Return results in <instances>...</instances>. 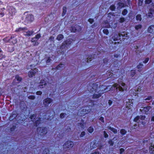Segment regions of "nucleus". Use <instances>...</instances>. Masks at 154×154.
<instances>
[{
    "mask_svg": "<svg viewBox=\"0 0 154 154\" xmlns=\"http://www.w3.org/2000/svg\"><path fill=\"white\" fill-rule=\"evenodd\" d=\"M111 86H108L107 87L103 85H100L99 86V88L97 87V93L98 94H94L93 96V99H97L101 97V94L104 92L112 90L114 88H116V89H118L120 91H124L125 88L126 89V85L124 83H121L120 85L117 84H114L113 86L110 88Z\"/></svg>",
    "mask_w": 154,
    "mask_h": 154,
    "instance_id": "f257e3e1",
    "label": "nucleus"
},
{
    "mask_svg": "<svg viewBox=\"0 0 154 154\" xmlns=\"http://www.w3.org/2000/svg\"><path fill=\"white\" fill-rule=\"evenodd\" d=\"M72 42V39H68L64 42L60 47V49L61 50V51H58V53L63 54L66 49L68 48Z\"/></svg>",
    "mask_w": 154,
    "mask_h": 154,
    "instance_id": "f03ea898",
    "label": "nucleus"
},
{
    "mask_svg": "<svg viewBox=\"0 0 154 154\" xmlns=\"http://www.w3.org/2000/svg\"><path fill=\"white\" fill-rule=\"evenodd\" d=\"M128 38V36L127 32H122L118 34L115 35L112 37V39L114 41H118L119 40L120 41L122 40L124 41L125 39H127Z\"/></svg>",
    "mask_w": 154,
    "mask_h": 154,
    "instance_id": "7ed1b4c3",
    "label": "nucleus"
},
{
    "mask_svg": "<svg viewBox=\"0 0 154 154\" xmlns=\"http://www.w3.org/2000/svg\"><path fill=\"white\" fill-rule=\"evenodd\" d=\"M97 87L98 85L96 83H91L88 86L87 89L89 92L94 94L97 91Z\"/></svg>",
    "mask_w": 154,
    "mask_h": 154,
    "instance_id": "20e7f679",
    "label": "nucleus"
},
{
    "mask_svg": "<svg viewBox=\"0 0 154 154\" xmlns=\"http://www.w3.org/2000/svg\"><path fill=\"white\" fill-rule=\"evenodd\" d=\"M91 110L92 109H89L88 107H83L81 110L79 112L78 115H80V114H81L80 116H82L89 113H91L93 112H91Z\"/></svg>",
    "mask_w": 154,
    "mask_h": 154,
    "instance_id": "39448f33",
    "label": "nucleus"
},
{
    "mask_svg": "<svg viewBox=\"0 0 154 154\" xmlns=\"http://www.w3.org/2000/svg\"><path fill=\"white\" fill-rule=\"evenodd\" d=\"M74 146L73 142L71 141L66 142L63 145V148L64 150H67L68 149L72 148Z\"/></svg>",
    "mask_w": 154,
    "mask_h": 154,
    "instance_id": "423d86ee",
    "label": "nucleus"
},
{
    "mask_svg": "<svg viewBox=\"0 0 154 154\" xmlns=\"http://www.w3.org/2000/svg\"><path fill=\"white\" fill-rule=\"evenodd\" d=\"M48 129L46 127H38L37 128V131L41 136H43L47 133Z\"/></svg>",
    "mask_w": 154,
    "mask_h": 154,
    "instance_id": "0eeeda50",
    "label": "nucleus"
},
{
    "mask_svg": "<svg viewBox=\"0 0 154 154\" xmlns=\"http://www.w3.org/2000/svg\"><path fill=\"white\" fill-rule=\"evenodd\" d=\"M34 20L33 16L30 14H27L25 18V22L27 23H29L32 21Z\"/></svg>",
    "mask_w": 154,
    "mask_h": 154,
    "instance_id": "6e6552de",
    "label": "nucleus"
},
{
    "mask_svg": "<svg viewBox=\"0 0 154 154\" xmlns=\"http://www.w3.org/2000/svg\"><path fill=\"white\" fill-rule=\"evenodd\" d=\"M81 27L78 25L72 26L71 27L70 30L71 32H75L76 31H80L81 30Z\"/></svg>",
    "mask_w": 154,
    "mask_h": 154,
    "instance_id": "1a4fd4ad",
    "label": "nucleus"
},
{
    "mask_svg": "<svg viewBox=\"0 0 154 154\" xmlns=\"http://www.w3.org/2000/svg\"><path fill=\"white\" fill-rule=\"evenodd\" d=\"M54 112L53 110H48L46 112V115H45V119H49L50 118L53 116Z\"/></svg>",
    "mask_w": 154,
    "mask_h": 154,
    "instance_id": "9d476101",
    "label": "nucleus"
},
{
    "mask_svg": "<svg viewBox=\"0 0 154 154\" xmlns=\"http://www.w3.org/2000/svg\"><path fill=\"white\" fill-rule=\"evenodd\" d=\"M52 101V100L50 98H47L43 100V104L45 107H47L49 104Z\"/></svg>",
    "mask_w": 154,
    "mask_h": 154,
    "instance_id": "9b49d317",
    "label": "nucleus"
},
{
    "mask_svg": "<svg viewBox=\"0 0 154 154\" xmlns=\"http://www.w3.org/2000/svg\"><path fill=\"white\" fill-rule=\"evenodd\" d=\"M47 83L44 80H41L40 83V85L38 86V89H40L44 87Z\"/></svg>",
    "mask_w": 154,
    "mask_h": 154,
    "instance_id": "f8f14e48",
    "label": "nucleus"
},
{
    "mask_svg": "<svg viewBox=\"0 0 154 154\" xmlns=\"http://www.w3.org/2000/svg\"><path fill=\"white\" fill-rule=\"evenodd\" d=\"M117 9H119L122 8L124 6V3L122 2L121 0H119L117 2Z\"/></svg>",
    "mask_w": 154,
    "mask_h": 154,
    "instance_id": "ddd939ff",
    "label": "nucleus"
},
{
    "mask_svg": "<svg viewBox=\"0 0 154 154\" xmlns=\"http://www.w3.org/2000/svg\"><path fill=\"white\" fill-rule=\"evenodd\" d=\"M9 41L11 42L13 44H16L17 42V40L16 37L14 36H11L10 38L9 39Z\"/></svg>",
    "mask_w": 154,
    "mask_h": 154,
    "instance_id": "4468645a",
    "label": "nucleus"
},
{
    "mask_svg": "<svg viewBox=\"0 0 154 154\" xmlns=\"http://www.w3.org/2000/svg\"><path fill=\"white\" fill-rule=\"evenodd\" d=\"M9 13L11 16H13L16 13L15 9L13 8H10L9 9Z\"/></svg>",
    "mask_w": 154,
    "mask_h": 154,
    "instance_id": "2eb2a0df",
    "label": "nucleus"
},
{
    "mask_svg": "<svg viewBox=\"0 0 154 154\" xmlns=\"http://www.w3.org/2000/svg\"><path fill=\"white\" fill-rule=\"evenodd\" d=\"M147 31L149 33H154V25L150 26L148 28Z\"/></svg>",
    "mask_w": 154,
    "mask_h": 154,
    "instance_id": "dca6fc26",
    "label": "nucleus"
},
{
    "mask_svg": "<svg viewBox=\"0 0 154 154\" xmlns=\"http://www.w3.org/2000/svg\"><path fill=\"white\" fill-rule=\"evenodd\" d=\"M65 65L63 63H60L55 68H53V69L62 70L64 66Z\"/></svg>",
    "mask_w": 154,
    "mask_h": 154,
    "instance_id": "f3484780",
    "label": "nucleus"
},
{
    "mask_svg": "<svg viewBox=\"0 0 154 154\" xmlns=\"http://www.w3.org/2000/svg\"><path fill=\"white\" fill-rule=\"evenodd\" d=\"M134 48L136 50L135 51L137 53L138 52V51H139V52H141V48H143V46H141L138 45H135L134 46Z\"/></svg>",
    "mask_w": 154,
    "mask_h": 154,
    "instance_id": "a211bd4d",
    "label": "nucleus"
},
{
    "mask_svg": "<svg viewBox=\"0 0 154 154\" xmlns=\"http://www.w3.org/2000/svg\"><path fill=\"white\" fill-rule=\"evenodd\" d=\"M150 154H154V145L152 144L149 147Z\"/></svg>",
    "mask_w": 154,
    "mask_h": 154,
    "instance_id": "6ab92c4d",
    "label": "nucleus"
},
{
    "mask_svg": "<svg viewBox=\"0 0 154 154\" xmlns=\"http://www.w3.org/2000/svg\"><path fill=\"white\" fill-rule=\"evenodd\" d=\"M35 72L34 70L32 69L28 73L29 76L30 78L32 77L33 76L35 75Z\"/></svg>",
    "mask_w": 154,
    "mask_h": 154,
    "instance_id": "aec40b11",
    "label": "nucleus"
},
{
    "mask_svg": "<svg viewBox=\"0 0 154 154\" xmlns=\"http://www.w3.org/2000/svg\"><path fill=\"white\" fill-rule=\"evenodd\" d=\"M26 108V106L25 103L23 102H21L20 103V108L22 110H24Z\"/></svg>",
    "mask_w": 154,
    "mask_h": 154,
    "instance_id": "412c9836",
    "label": "nucleus"
},
{
    "mask_svg": "<svg viewBox=\"0 0 154 154\" xmlns=\"http://www.w3.org/2000/svg\"><path fill=\"white\" fill-rule=\"evenodd\" d=\"M34 32L33 31H28L27 32H24V35L26 36H30Z\"/></svg>",
    "mask_w": 154,
    "mask_h": 154,
    "instance_id": "4be33fe9",
    "label": "nucleus"
},
{
    "mask_svg": "<svg viewBox=\"0 0 154 154\" xmlns=\"http://www.w3.org/2000/svg\"><path fill=\"white\" fill-rule=\"evenodd\" d=\"M97 145L95 142L93 141L91 143L90 148L91 149L95 148L97 147Z\"/></svg>",
    "mask_w": 154,
    "mask_h": 154,
    "instance_id": "5701e85b",
    "label": "nucleus"
},
{
    "mask_svg": "<svg viewBox=\"0 0 154 154\" xmlns=\"http://www.w3.org/2000/svg\"><path fill=\"white\" fill-rule=\"evenodd\" d=\"M107 128L108 129L112 131L114 133L116 134L117 133V130L115 128L111 127L109 126H108Z\"/></svg>",
    "mask_w": 154,
    "mask_h": 154,
    "instance_id": "b1692460",
    "label": "nucleus"
},
{
    "mask_svg": "<svg viewBox=\"0 0 154 154\" xmlns=\"http://www.w3.org/2000/svg\"><path fill=\"white\" fill-rule=\"evenodd\" d=\"M45 59L46 63L48 64H50L52 61V60L49 57H46Z\"/></svg>",
    "mask_w": 154,
    "mask_h": 154,
    "instance_id": "393cba45",
    "label": "nucleus"
},
{
    "mask_svg": "<svg viewBox=\"0 0 154 154\" xmlns=\"http://www.w3.org/2000/svg\"><path fill=\"white\" fill-rule=\"evenodd\" d=\"M17 117V114L13 113L9 117V120L10 121H12L14 119L16 118Z\"/></svg>",
    "mask_w": 154,
    "mask_h": 154,
    "instance_id": "a878e982",
    "label": "nucleus"
},
{
    "mask_svg": "<svg viewBox=\"0 0 154 154\" xmlns=\"http://www.w3.org/2000/svg\"><path fill=\"white\" fill-rule=\"evenodd\" d=\"M63 35L62 34H60L58 35L56 38V39L59 41H61L63 38Z\"/></svg>",
    "mask_w": 154,
    "mask_h": 154,
    "instance_id": "bb28decb",
    "label": "nucleus"
},
{
    "mask_svg": "<svg viewBox=\"0 0 154 154\" xmlns=\"http://www.w3.org/2000/svg\"><path fill=\"white\" fill-rule=\"evenodd\" d=\"M36 116V114H34L32 115V116H31L29 117V118L30 119L31 121H32L33 122L34 121H35V120H36V119H35Z\"/></svg>",
    "mask_w": 154,
    "mask_h": 154,
    "instance_id": "cd10ccee",
    "label": "nucleus"
},
{
    "mask_svg": "<svg viewBox=\"0 0 154 154\" xmlns=\"http://www.w3.org/2000/svg\"><path fill=\"white\" fill-rule=\"evenodd\" d=\"M143 65L141 63H139V64L137 65V68L138 69V71L139 72H140L141 69H142L143 67Z\"/></svg>",
    "mask_w": 154,
    "mask_h": 154,
    "instance_id": "c85d7f7f",
    "label": "nucleus"
},
{
    "mask_svg": "<svg viewBox=\"0 0 154 154\" xmlns=\"http://www.w3.org/2000/svg\"><path fill=\"white\" fill-rule=\"evenodd\" d=\"M21 117L20 116H18L17 117V119L18 120L17 123L20 124L24 120L23 119H22L21 118Z\"/></svg>",
    "mask_w": 154,
    "mask_h": 154,
    "instance_id": "c756f323",
    "label": "nucleus"
},
{
    "mask_svg": "<svg viewBox=\"0 0 154 154\" xmlns=\"http://www.w3.org/2000/svg\"><path fill=\"white\" fill-rule=\"evenodd\" d=\"M93 59V57L92 56H89L86 59L85 58V61L87 62L88 63L91 61Z\"/></svg>",
    "mask_w": 154,
    "mask_h": 154,
    "instance_id": "7c9ffc66",
    "label": "nucleus"
},
{
    "mask_svg": "<svg viewBox=\"0 0 154 154\" xmlns=\"http://www.w3.org/2000/svg\"><path fill=\"white\" fill-rule=\"evenodd\" d=\"M143 110L145 112H148L151 108L150 106H147L143 107Z\"/></svg>",
    "mask_w": 154,
    "mask_h": 154,
    "instance_id": "2f4dec72",
    "label": "nucleus"
},
{
    "mask_svg": "<svg viewBox=\"0 0 154 154\" xmlns=\"http://www.w3.org/2000/svg\"><path fill=\"white\" fill-rule=\"evenodd\" d=\"M5 56L3 54V52L2 51H0V60H1L5 58ZM1 63V62H0Z\"/></svg>",
    "mask_w": 154,
    "mask_h": 154,
    "instance_id": "473e14b6",
    "label": "nucleus"
},
{
    "mask_svg": "<svg viewBox=\"0 0 154 154\" xmlns=\"http://www.w3.org/2000/svg\"><path fill=\"white\" fill-rule=\"evenodd\" d=\"M136 74L135 70H133L131 71L130 72V75L131 77H133Z\"/></svg>",
    "mask_w": 154,
    "mask_h": 154,
    "instance_id": "72a5a7b5",
    "label": "nucleus"
},
{
    "mask_svg": "<svg viewBox=\"0 0 154 154\" xmlns=\"http://www.w3.org/2000/svg\"><path fill=\"white\" fill-rule=\"evenodd\" d=\"M115 98L118 100H119L122 99V97L119 94H116L115 96Z\"/></svg>",
    "mask_w": 154,
    "mask_h": 154,
    "instance_id": "f704fd0d",
    "label": "nucleus"
},
{
    "mask_svg": "<svg viewBox=\"0 0 154 154\" xmlns=\"http://www.w3.org/2000/svg\"><path fill=\"white\" fill-rule=\"evenodd\" d=\"M136 19L137 20L140 21L142 20L141 15L140 14H138L136 16Z\"/></svg>",
    "mask_w": 154,
    "mask_h": 154,
    "instance_id": "c9c22d12",
    "label": "nucleus"
},
{
    "mask_svg": "<svg viewBox=\"0 0 154 154\" xmlns=\"http://www.w3.org/2000/svg\"><path fill=\"white\" fill-rule=\"evenodd\" d=\"M88 131L90 133H92L94 131V128L92 126H90L88 129Z\"/></svg>",
    "mask_w": 154,
    "mask_h": 154,
    "instance_id": "e433bc0d",
    "label": "nucleus"
},
{
    "mask_svg": "<svg viewBox=\"0 0 154 154\" xmlns=\"http://www.w3.org/2000/svg\"><path fill=\"white\" fill-rule=\"evenodd\" d=\"M112 11H114L116 9V6L114 5H111L109 8Z\"/></svg>",
    "mask_w": 154,
    "mask_h": 154,
    "instance_id": "4c0bfd02",
    "label": "nucleus"
},
{
    "mask_svg": "<svg viewBox=\"0 0 154 154\" xmlns=\"http://www.w3.org/2000/svg\"><path fill=\"white\" fill-rule=\"evenodd\" d=\"M126 132L127 131L124 129H122L120 131V133L122 135H125Z\"/></svg>",
    "mask_w": 154,
    "mask_h": 154,
    "instance_id": "58836bf2",
    "label": "nucleus"
},
{
    "mask_svg": "<svg viewBox=\"0 0 154 154\" xmlns=\"http://www.w3.org/2000/svg\"><path fill=\"white\" fill-rule=\"evenodd\" d=\"M66 115V113H62L60 114V117L61 119H63L65 117Z\"/></svg>",
    "mask_w": 154,
    "mask_h": 154,
    "instance_id": "ea45409f",
    "label": "nucleus"
},
{
    "mask_svg": "<svg viewBox=\"0 0 154 154\" xmlns=\"http://www.w3.org/2000/svg\"><path fill=\"white\" fill-rule=\"evenodd\" d=\"M49 151L48 149H44L42 153V154H49Z\"/></svg>",
    "mask_w": 154,
    "mask_h": 154,
    "instance_id": "a19ab883",
    "label": "nucleus"
},
{
    "mask_svg": "<svg viewBox=\"0 0 154 154\" xmlns=\"http://www.w3.org/2000/svg\"><path fill=\"white\" fill-rule=\"evenodd\" d=\"M112 74L110 72H108V73H107L106 74V75L107 76V79H108L109 78L111 77L112 75Z\"/></svg>",
    "mask_w": 154,
    "mask_h": 154,
    "instance_id": "79ce46f5",
    "label": "nucleus"
},
{
    "mask_svg": "<svg viewBox=\"0 0 154 154\" xmlns=\"http://www.w3.org/2000/svg\"><path fill=\"white\" fill-rule=\"evenodd\" d=\"M134 121L137 122H140V119H139V116H137L134 119Z\"/></svg>",
    "mask_w": 154,
    "mask_h": 154,
    "instance_id": "37998d69",
    "label": "nucleus"
},
{
    "mask_svg": "<svg viewBox=\"0 0 154 154\" xmlns=\"http://www.w3.org/2000/svg\"><path fill=\"white\" fill-rule=\"evenodd\" d=\"M15 79L16 80L19 82H20L22 80V78L20 77H19L18 75H17L15 76Z\"/></svg>",
    "mask_w": 154,
    "mask_h": 154,
    "instance_id": "c03bdc74",
    "label": "nucleus"
},
{
    "mask_svg": "<svg viewBox=\"0 0 154 154\" xmlns=\"http://www.w3.org/2000/svg\"><path fill=\"white\" fill-rule=\"evenodd\" d=\"M103 32L104 33L106 34V35H107L109 33L108 30L106 28L103 29Z\"/></svg>",
    "mask_w": 154,
    "mask_h": 154,
    "instance_id": "a18cd8bd",
    "label": "nucleus"
},
{
    "mask_svg": "<svg viewBox=\"0 0 154 154\" xmlns=\"http://www.w3.org/2000/svg\"><path fill=\"white\" fill-rule=\"evenodd\" d=\"M128 13V11L127 9H124L122 11V14L123 15H126Z\"/></svg>",
    "mask_w": 154,
    "mask_h": 154,
    "instance_id": "49530a36",
    "label": "nucleus"
},
{
    "mask_svg": "<svg viewBox=\"0 0 154 154\" xmlns=\"http://www.w3.org/2000/svg\"><path fill=\"white\" fill-rule=\"evenodd\" d=\"M54 36H51L50 37V38L48 40V41H49L50 42H54Z\"/></svg>",
    "mask_w": 154,
    "mask_h": 154,
    "instance_id": "de8ad7c7",
    "label": "nucleus"
},
{
    "mask_svg": "<svg viewBox=\"0 0 154 154\" xmlns=\"http://www.w3.org/2000/svg\"><path fill=\"white\" fill-rule=\"evenodd\" d=\"M66 7H64L63 8V13H62V15L63 16L64 15L65 13L66 12Z\"/></svg>",
    "mask_w": 154,
    "mask_h": 154,
    "instance_id": "09e8293b",
    "label": "nucleus"
},
{
    "mask_svg": "<svg viewBox=\"0 0 154 154\" xmlns=\"http://www.w3.org/2000/svg\"><path fill=\"white\" fill-rule=\"evenodd\" d=\"M152 0H145V4H149L152 2Z\"/></svg>",
    "mask_w": 154,
    "mask_h": 154,
    "instance_id": "8fccbe9b",
    "label": "nucleus"
},
{
    "mask_svg": "<svg viewBox=\"0 0 154 154\" xmlns=\"http://www.w3.org/2000/svg\"><path fill=\"white\" fill-rule=\"evenodd\" d=\"M40 118H39L38 119L36 120L35 122V125L36 126H37L38 124L40 123Z\"/></svg>",
    "mask_w": 154,
    "mask_h": 154,
    "instance_id": "3c124183",
    "label": "nucleus"
},
{
    "mask_svg": "<svg viewBox=\"0 0 154 154\" xmlns=\"http://www.w3.org/2000/svg\"><path fill=\"white\" fill-rule=\"evenodd\" d=\"M119 21L120 23H122L125 21V19L124 17H121L119 20Z\"/></svg>",
    "mask_w": 154,
    "mask_h": 154,
    "instance_id": "603ef678",
    "label": "nucleus"
},
{
    "mask_svg": "<svg viewBox=\"0 0 154 154\" xmlns=\"http://www.w3.org/2000/svg\"><path fill=\"white\" fill-rule=\"evenodd\" d=\"M152 98V97L151 96L148 97H147L143 100V102L145 103V101L146 100H151Z\"/></svg>",
    "mask_w": 154,
    "mask_h": 154,
    "instance_id": "864d4df0",
    "label": "nucleus"
},
{
    "mask_svg": "<svg viewBox=\"0 0 154 154\" xmlns=\"http://www.w3.org/2000/svg\"><path fill=\"white\" fill-rule=\"evenodd\" d=\"M108 143L110 146H112L114 143V142L111 140H110L108 141Z\"/></svg>",
    "mask_w": 154,
    "mask_h": 154,
    "instance_id": "5fc2aeb1",
    "label": "nucleus"
},
{
    "mask_svg": "<svg viewBox=\"0 0 154 154\" xmlns=\"http://www.w3.org/2000/svg\"><path fill=\"white\" fill-rule=\"evenodd\" d=\"M139 116V119L141 120H144L146 118L145 116H141L140 115Z\"/></svg>",
    "mask_w": 154,
    "mask_h": 154,
    "instance_id": "6e6d98bb",
    "label": "nucleus"
},
{
    "mask_svg": "<svg viewBox=\"0 0 154 154\" xmlns=\"http://www.w3.org/2000/svg\"><path fill=\"white\" fill-rule=\"evenodd\" d=\"M35 98V96L34 95H30L28 97V98L31 100H34Z\"/></svg>",
    "mask_w": 154,
    "mask_h": 154,
    "instance_id": "4d7b16f0",
    "label": "nucleus"
},
{
    "mask_svg": "<svg viewBox=\"0 0 154 154\" xmlns=\"http://www.w3.org/2000/svg\"><path fill=\"white\" fill-rule=\"evenodd\" d=\"M103 132V135L105 138H107L108 137V135L106 133L105 131H104Z\"/></svg>",
    "mask_w": 154,
    "mask_h": 154,
    "instance_id": "13d9d810",
    "label": "nucleus"
},
{
    "mask_svg": "<svg viewBox=\"0 0 154 154\" xmlns=\"http://www.w3.org/2000/svg\"><path fill=\"white\" fill-rule=\"evenodd\" d=\"M142 27V26L140 25H139L137 26H136L135 27V28L136 30H138V29L141 28Z\"/></svg>",
    "mask_w": 154,
    "mask_h": 154,
    "instance_id": "bf43d9fd",
    "label": "nucleus"
},
{
    "mask_svg": "<svg viewBox=\"0 0 154 154\" xmlns=\"http://www.w3.org/2000/svg\"><path fill=\"white\" fill-rule=\"evenodd\" d=\"M143 0H138V3L139 6H141Z\"/></svg>",
    "mask_w": 154,
    "mask_h": 154,
    "instance_id": "052dcab7",
    "label": "nucleus"
},
{
    "mask_svg": "<svg viewBox=\"0 0 154 154\" xmlns=\"http://www.w3.org/2000/svg\"><path fill=\"white\" fill-rule=\"evenodd\" d=\"M88 21L91 24H92L94 21V19L92 18L89 19Z\"/></svg>",
    "mask_w": 154,
    "mask_h": 154,
    "instance_id": "680f3d73",
    "label": "nucleus"
},
{
    "mask_svg": "<svg viewBox=\"0 0 154 154\" xmlns=\"http://www.w3.org/2000/svg\"><path fill=\"white\" fill-rule=\"evenodd\" d=\"M85 131L82 132L80 135V137H84L85 135Z\"/></svg>",
    "mask_w": 154,
    "mask_h": 154,
    "instance_id": "e2e57ef3",
    "label": "nucleus"
},
{
    "mask_svg": "<svg viewBox=\"0 0 154 154\" xmlns=\"http://www.w3.org/2000/svg\"><path fill=\"white\" fill-rule=\"evenodd\" d=\"M108 61V59L107 58H105L103 60V62L104 64H107Z\"/></svg>",
    "mask_w": 154,
    "mask_h": 154,
    "instance_id": "0e129e2a",
    "label": "nucleus"
},
{
    "mask_svg": "<svg viewBox=\"0 0 154 154\" xmlns=\"http://www.w3.org/2000/svg\"><path fill=\"white\" fill-rule=\"evenodd\" d=\"M40 34H37L35 35V38L38 40L40 38Z\"/></svg>",
    "mask_w": 154,
    "mask_h": 154,
    "instance_id": "69168bd1",
    "label": "nucleus"
},
{
    "mask_svg": "<svg viewBox=\"0 0 154 154\" xmlns=\"http://www.w3.org/2000/svg\"><path fill=\"white\" fill-rule=\"evenodd\" d=\"M78 125L79 126H80L81 128H83L84 127V125L81 123H78Z\"/></svg>",
    "mask_w": 154,
    "mask_h": 154,
    "instance_id": "338daca9",
    "label": "nucleus"
},
{
    "mask_svg": "<svg viewBox=\"0 0 154 154\" xmlns=\"http://www.w3.org/2000/svg\"><path fill=\"white\" fill-rule=\"evenodd\" d=\"M149 60V58L148 57L146 58L145 60L143 61V62L144 63H146Z\"/></svg>",
    "mask_w": 154,
    "mask_h": 154,
    "instance_id": "774afa93",
    "label": "nucleus"
}]
</instances>
